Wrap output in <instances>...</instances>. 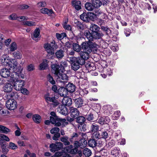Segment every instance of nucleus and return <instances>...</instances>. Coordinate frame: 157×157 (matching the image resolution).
<instances>
[{
    "label": "nucleus",
    "mask_w": 157,
    "mask_h": 157,
    "mask_svg": "<svg viewBox=\"0 0 157 157\" xmlns=\"http://www.w3.org/2000/svg\"><path fill=\"white\" fill-rule=\"evenodd\" d=\"M13 71L11 74L10 79L13 82L18 80L19 78H24L25 75L22 73L23 67L19 65L18 67L17 66L13 68Z\"/></svg>",
    "instance_id": "nucleus-1"
},
{
    "label": "nucleus",
    "mask_w": 157,
    "mask_h": 157,
    "mask_svg": "<svg viewBox=\"0 0 157 157\" xmlns=\"http://www.w3.org/2000/svg\"><path fill=\"white\" fill-rule=\"evenodd\" d=\"M2 63L8 66L10 68H14L18 65V63L15 59H12L7 55H4L0 59Z\"/></svg>",
    "instance_id": "nucleus-2"
},
{
    "label": "nucleus",
    "mask_w": 157,
    "mask_h": 157,
    "mask_svg": "<svg viewBox=\"0 0 157 157\" xmlns=\"http://www.w3.org/2000/svg\"><path fill=\"white\" fill-rule=\"evenodd\" d=\"M81 46L83 51L88 53H90L92 49L97 51L98 46L95 43L90 41L83 42Z\"/></svg>",
    "instance_id": "nucleus-3"
},
{
    "label": "nucleus",
    "mask_w": 157,
    "mask_h": 157,
    "mask_svg": "<svg viewBox=\"0 0 157 157\" xmlns=\"http://www.w3.org/2000/svg\"><path fill=\"white\" fill-rule=\"evenodd\" d=\"M51 123L53 124H55L56 126H61L62 127L67 125L68 123L66 122V119L65 118H59L58 116L55 117H50Z\"/></svg>",
    "instance_id": "nucleus-4"
},
{
    "label": "nucleus",
    "mask_w": 157,
    "mask_h": 157,
    "mask_svg": "<svg viewBox=\"0 0 157 157\" xmlns=\"http://www.w3.org/2000/svg\"><path fill=\"white\" fill-rule=\"evenodd\" d=\"M67 66V62L65 61H62L60 62V65L54 64L52 65V73H56V71H58L59 72H63L65 67Z\"/></svg>",
    "instance_id": "nucleus-5"
},
{
    "label": "nucleus",
    "mask_w": 157,
    "mask_h": 157,
    "mask_svg": "<svg viewBox=\"0 0 157 157\" xmlns=\"http://www.w3.org/2000/svg\"><path fill=\"white\" fill-rule=\"evenodd\" d=\"M71 68L74 71L77 70L80 68V65H82L84 63H82L80 62L79 58H76L75 57H72L70 59Z\"/></svg>",
    "instance_id": "nucleus-6"
},
{
    "label": "nucleus",
    "mask_w": 157,
    "mask_h": 157,
    "mask_svg": "<svg viewBox=\"0 0 157 157\" xmlns=\"http://www.w3.org/2000/svg\"><path fill=\"white\" fill-rule=\"evenodd\" d=\"M63 72H59L58 71H56V73H53L56 75L57 76V80L63 83V84L67 82L68 80V77L67 75L63 73Z\"/></svg>",
    "instance_id": "nucleus-7"
},
{
    "label": "nucleus",
    "mask_w": 157,
    "mask_h": 157,
    "mask_svg": "<svg viewBox=\"0 0 157 157\" xmlns=\"http://www.w3.org/2000/svg\"><path fill=\"white\" fill-rule=\"evenodd\" d=\"M94 14L91 12H88L87 13H83L80 16L81 19L86 22H89L90 20H94Z\"/></svg>",
    "instance_id": "nucleus-8"
},
{
    "label": "nucleus",
    "mask_w": 157,
    "mask_h": 157,
    "mask_svg": "<svg viewBox=\"0 0 157 157\" xmlns=\"http://www.w3.org/2000/svg\"><path fill=\"white\" fill-rule=\"evenodd\" d=\"M44 46L47 52L51 55L54 53V48L56 49L58 47L57 44L55 43V42L53 45H52L50 44L47 43L44 44Z\"/></svg>",
    "instance_id": "nucleus-9"
},
{
    "label": "nucleus",
    "mask_w": 157,
    "mask_h": 157,
    "mask_svg": "<svg viewBox=\"0 0 157 157\" xmlns=\"http://www.w3.org/2000/svg\"><path fill=\"white\" fill-rule=\"evenodd\" d=\"M6 106L10 110H14L17 107V103L16 101L13 99L7 100L6 102Z\"/></svg>",
    "instance_id": "nucleus-10"
},
{
    "label": "nucleus",
    "mask_w": 157,
    "mask_h": 157,
    "mask_svg": "<svg viewBox=\"0 0 157 157\" xmlns=\"http://www.w3.org/2000/svg\"><path fill=\"white\" fill-rule=\"evenodd\" d=\"M44 99L47 103L52 102L54 106L58 105L59 102L55 98V97H51L49 93L45 94L44 96Z\"/></svg>",
    "instance_id": "nucleus-11"
},
{
    "label": "nucleus",
    "mask_w": 157,
    "mask_h": 157,
    "mask_svg": "<svg viewBox=\"0 0 157 157\" xmlns=\"http://www.w3.org/2000/svg\"><path fill=\"white\" fill-rule=\"evenodd\" d=\"M49 147L51 148L50 151L52 152H55L62 148L63 144L61 142H57L55 144L52 143L50 144Z\"/></svg>",
    "instance_id": "nucleus-12"
},
{
    "label": "nucleus",
    "mask_w": 157,
    "mask_h": 157,
    "mask_svg": "<svg viewBox=\"0 0 157 157\" xmlns=\"http://www.w3.org/2000/svg\"><path fill=\"white\" fill-rule=\"evenodd\" d=\"M13 82L14 89L17 91L20 90L24 85V81L22 80L18 79Z\"/></svg>",
    "instance_id": "nucleus-13"
},
{
    "label": "nucleus",
    "mask_w": 157,
    "mask_h": 157,
    "mask_svg": "<svg viewBox=\"0 0 157 157\" xmlns=\"http://www.w3.org/2000/svg\"><path fill=\"white\" fill-rule=\"evenodd\" d=\"M90 53L87 52H85L84 51H82L80 52L79 54L80 57L76 58H79L80 59V62L82 63H85V60L87 59L89 57V54Z\"/></svg>",
    "instance_id": "nucleus-14"
},
{
    "label": "nucleus",
    "mask_w": 157,
    "mask_h": 157,
    "mask_svg": "<svg viewBox=\"0 0 157 157\" xmlns=\"http://www.w3.org/2000/svg\"><path fill=\"white\" fill-rule=\"evenodd\" d=\"M58 112L63 115H66L68 113V110L67 108L64 105H61L59 106L57 109Z\"/></svg>",
    "instance_id": "nucleus-15"
},
{
    "label": "nucleus",
    "mask_w": 157,
    "mask_h": 157,
    "mask_svg": "<svg viewBox=\"0 0 157 157\" xmlns=\"http://www.w3.org/2000/svg\"><path fill=\"white\" fill-rule=\"evenodd\" d=\"M1 76L4 78H7L9 77L11 74L10 69L6 68H3L0 71Z\"/></svg>",
    "instance_id": "nucleus-16"
},
{
    "label": "nucleus",
    "mask_w": 157,
    "mask_h": 157,
    "mask_svg": "<svg viewBox=\"0 0 157 157\" xmlns=\"http://www.w3.org/2000/svg\"><path fill=\"white\" fill-rule=\"evenodd\" d=\"M71 116L74 118H77L79 115V112L78 110L75 108L73 107H70Z\"/></svg>",
    "instance_id": "nucleus-17"
},
{
    "label": "nucleus",
    "mask_w": 157,
    "mask_h": 157,
    "mask_svg": "<svg viewBox=\"0 0 157 157\" xmlns=\"http://www.w3.org/2000/svg\"><path fill=\"white\" fill-rule=\"evenodd\" d=\"M13 86L10 83H6L5 84L3 87V91L6 93L11 92L13 90Z\"/></svg>",
    "instance_id": "nucleus-18"
},
{
    "label": "nucleus",
    "mask_w": 157,
    "mask_h": 157,
    "mask_svg": "<svg viewBox=\"0 0 157 157\" xmlns=\"http://www.w3.org/2000/svg\"><path fill=\"white\" fill-rule=\"evenodd\" d=\"M40 34V30L39 28L36 29L34 31L33 35L32 36V38L36 41H38L40 40L39 35Z\"/></svg>",
    "instance_id": "nucleus-19"
},
{
    "label": "nucleus",
    "mask_w": 157,
    "mask_h": 157,
    "mask_svg": "<svg viewBox=\"0 0 157 157\" xmlns=\"http://www.w3.org/2000/svg\"><path fill=\"white\" fill-rule=\"evenodd\" d=\"M72 6L77 10L81 9V3L80 1L72 0Z\"/></svg>",
    "instance_id": "nucleus-20"
},
{
    "label": "nucleus",
    "mask_w": 157,
    "mask_h": 157,
    "mask_svg": "<svg viewBox=\"0 0 157 157\" xmlns=\"http://www.w3.org/2000/svg\"><path fill=\"white\" fill-rule=\"evenodd\" d=\"M59 94L61 96L65 97L68 95V91L66 88L63 87H60L58 90Z\"/></svg>",
    "instance_id": "nucleus-21"
},
{
    "label": "nucleus",
    "mask_w": 157,
    "mask_h": 157,
    "mask_svg": "<svg viewBox=\"0 0 157 157\" xmlns=\"http://www.w3.org/2000/svg\"><path fill=\"white\" fill-rule=\"evenodd\" d=\"M63 105L67 106H70L72 104V100L69 97H64L62 101Z\"/></svg>",
    "instance_id": "nucleus-22"
},
{
    "label": "nucleus",
    "mask_w": 157,
    "mask_h": 157,
    "mask_svg": "<svg viewBox=\"0 0 157 157\" xmlns=\"http://www.w3.org/2000/svg\"><path fill=\"white\" fill-rule=\"evenodd\" d=\"M121 151L118 147H114L111 151V154L113 157H118Z\"/></svg>",
    "instance_id": "nucleus-23"
},
{
    "label": "nucleus",
    "mask_w": 157,
    "mask_h": 157,
    "mask_svg": "<svg viewBox=\"0 0 157 157\" xmlns=\"http://www.w3.org/2000/svg\"><path fill=\"white\" fill-rule=\"evenodd\" d=\"M66 88L68 92L70 93H72L75 90V86L73 83H69L67 85Z\"/></svg>",
    "instance_id": "nucleus-24"
},
{
    "label": "nucleus",
    "mask_w": 157,
    "mask_h": 157,
    "mask_svg": "<svg viewBox=\"0 0 157 157\" xmlns=\"http://www.w3.org/2000/svg\"><path fill=\"white\" fill-rule=\"evenodd\" d=\"M93 33H90L88 31H85L84 32V35L86 37L88 40V41H90L93 40Z\"/></svg>",
    "instance_id": "nucleus-25"
},
{
    "label": "nucleus",
    "mask_w": 157,
    "mask_h": 157,
    "mask_svg": "<svg viewBox=\"0 0 157 157\" xmlns=\"http://www.w3.org/2000/svg\"><path fill=\"white\" fill-rule=\"evenodd\" d=\"M88 145L90 147L94 148L97 146V142L94 139H90L88 141Z\"/></svg>",
    "instance_id": "nucleus-26"
},
{
    "label": "nucleus",
    "mask_w": 157,
    "mask_h": 157,
    "mask_svg": "<svg viewBox=\"0 0 157 157\" xmlns=\"http://www.w3.org/2000/svg\"><path fill=\"white\" fill-rule=\"evenodd\" d=\"M13 56L15 59H21L22 57V54L21 52L17 51L13 53Z\"/></svg>",
    "instance_id": "nucleus-27"
},
{
    "label": "nucleus",
    "mask_w": 157,
    "mask_h": 157,
    "mask_svg": "<svg viewBox=\"0 0 157 157\" xmlns=\"http://www.w3.org/2000/svg\"><path fill=\"white\" fill-rule=\"evenodd\" d=\"M85 9L88 11H91L94 9L93 4L90 2H86L85 5Z\"/></svg>",
    "instance_id": "nucleus-28"
},
{
    "label": "nucleus",
    "mask_w": 157,
    "mask_h": 157,
    "mask_svg": "<svg viewBox=\"0 0 157 157\" xmlns=\"http://www.w3.org/2000/svg\"><path fill=\"white\" fill-rule=\"evenodd\" d=\"M90 29L92 33L94 32L99 31L100 29V28L97 25L94 24H92L90 26Z\"/></svg>",
    "instance_id": "nucleus-29"
},
{
    "label": "nucleus",
    "mask_w": 157,
    "mask_h": 157,
    "mask_svg": "<svg viewBox=\"0 0 157 157\" xmlns=\"http://www.w3.org/2000/svg\"><path fill=\"white\" fill-rule=\"evenodd\" d=\"M41 13L44 14H47L49 15H51L53 13L52 10H48L47 8H44L40 10Z\"/></svg>",
    "instance_id": "nucleus-30"
},
{
    "label": "nucleus",
    "mask_w": 157,
    "mask_h": 157,
    "mask_svg": "<svg viewBox=\"0 0 157 157\" xmlns=\"http://www.w3.org/2000/svg\"><path fill=\"white\" fill-rule=\"evenodd\" d=\"M75 102L76 106L78 108L82 106L83 103V100L80 98L75 99Z\"/></svg>",
    "instance_id": "nucleus-31"
},
{
    "label": "nucleus",
    "mask_w": 157,
    "mask_h": 157,
    "mask_svg": "<svg viewBox=\"0 0 157 157\" xmlns=\"http://www.w3.org/2000/svg\"><path fill=\"white\" fill-rule=\"evenodd\" d=\"M64 52L62 50H57L56 52V57L58 59L62 58L64 56Z\"/></svg>",
    "instance_id": "nucleus-32"
},
{
    "label": "nucleus",
    "mask_w": 157,
    "mask_h": 157,
    "mask_svg": "<svg viewBox=\"0 0 157 157\" xmlns=\"http://www.w3.org/2000/svg\"><path fill=\"white\" fill-rule=\"evenodd\" d=\"M76 24V28L78 29L81 31L83 30L85 28V26L82 24V23L80 22L79 21H77L76 22H75Z\"/></svg>",
    "instance_id": "nucleus-33"
},
{
    "label": "nucleus",
    "mask_w": 157,
    "mask_h": 157,
    "mask_svg": "<svg viewBox=\"0 0 157 157\" xmlns=\"http://www.w3.org/2000/svg\"><path fill=\"white\" fill-rule=\"evenodd\" d=\"M99 126L96 123H94L91 126L90 132H96L99 130Z\"/></svg>",
    "instance_id": "nucleus-34"
},
{
    "label": "nucleus",
    "mask_w": 157,
    "mask_h": 157,
    "mask_svg": "<svg viewBox=\"0 0 157 157\" xmlns=\"http://www.w3.org/2000/svg\"><path fill=\"white\" fill-rule=\"evenodd\" d=\"M93 38L95 39H100L103 36V34L101 32H99L98 31L92 33Z\"/></svg>",
    "instance_id": "nucleus-35"
},
{
    "label": "nucleus",
    "mask_w": 157,
    "mask_h": 157,
    "mask_svg": "<svg viewBox=\"0 0 157 157\" xmlns=\"http://www.w3.org/2000/svg\"><path fill=\"white\" fill-rule=\"evenodd\" d=\"M92 2L95 8H99L102 5V2L100 0H93Z\"/></svg>",
    "instance_id": "nucleus-36"
},
{
    "label": "nucleus",
    "mask_w": 157,
    "mask_h": 157,
    "mask_svg": "<svg viewBox=\"0 0 157 157\" xmlns=\"http://www.w3.org/2000/svg\"><path fill=\"white\" fill-rule=\"evenodd\" d=\"M10 130L8 128L2 125H0V132L5 134H7L10 132Z\"/></svg>",
    "instance_id": "nucleus-37"
},
{
    "label": "nucleus",
    "mask_w": 157,
    "mask_h": 157,
    "mask_svg": "<svg viewBox=\"0 0 157 157\" xmlns=\"http://www.w3.org/2000/svg\"><path fill=\"white\" fill-rule=\"evenodd\" d=\"M83 153L86 156L89 157L91 155L92 152L88 148H85L83 150Z\"/></svg>",
    "instance_id": "nucleus-38"
},
{
    "label": "nucleus",
    "mask_w": 157,
    "mask_h": 157,
    "mask_svg": "<svg viewBox=\"0 0 157 157\" xmlns=\"http://www.w3.org/2000/svg\"><path fill=\"white\" fill-rule=\"evenodd\" d=\"M47 60L46 59H44L43 61V62L40 65V69L41 70H42L46 69V68L47 67Z\"/></svg>",
    "instance_id": "nucleus-39"
},
{
    "label": "nucleus",
    "mask_w": 157,
    "mask_h": 157,
    "mask_svg": "<svg viewBox=\"0 0 157 157\" xmlns=\"http://www.w3.org/2000/svg\"><path fill=\"white\" fill-rule=\"evenodd\" d=\"M17 48V46L15 42H12L10 45L9 49L10 52H13L16 50Z\"/></svg>",
    "instance_id": "nucleus-40"
},
{
    "label": "nucleus",
    "mask_w": 157,
    "mask_h": 157,
    "mask_svg": "<svg viewBox=\"0 0 157 157\" xmlns=\"http://www.w3.org/2000/svg\"><path fill=\"white\" fill-rule=\"evenodd\" d=\"M68 139V137L67 136H65L60 138V140L63 142L65 145H68L70 144Z\"/></svg>",
    "instance_id": "nucleus-41"
},
{
    "label": "nucleus",
    "mask_w": 157,
    "mask_h": 157,
    "mask_svg": "<svg viewBox=\"0 0 157 157\" xmlns=\"http://www.w3.org/2000/svg\"><path fill=\"white\" fill-rule=\"evenodd\" d=\"M33 119L35 122L39 123L41 121V117L38 114H35L33 116Z\"/></svg>",
    "instance_id": "nucleus-42"
},
{
    "label": "nucleus",
    "mask_w": 157,
    "mask_h": 157,
    "mask_svg": "<svg viewBox=\"0 0 157 157\" xmlns=\"http://www.w3.org/2000/svg\"><path fill=\"white\" fill-rule=\"evenodd\" d=\"M104 109L105 112L106 113L110 114L112 111V106L110 105H107L104 106Z\"/></svg>",
    "instance_id": "nucleus-43"
},
{
    "label": "nucleus",
    "mask_w": 157,
    "mask_h": 157,
    "mask_svg": "<svg viewBox=\"0 0 157 157\" xmlns=\"http://www.w3.org/2000/svg\"><path fill=\"white\" fill-rule=\"evenodd\" d=\"M80 142V147L81 148H83L85 147L86 144H87V141L84 139H81L79 140Z\"/></svg>",
    "instance_id": "nucleus-44"
},
{
    "label": "nucleus",
    "mask_w": 157,
    "mask_h": 157,
    "mask_svg": "<svg viewBox=\"0 0 157 157\" xmlns=\"http://www.w3.org/2000/svg\"><path fill=\"white\" fill-rule=\"evenodd\" d=\"M56 35L57 38L60 40L66 36V34L64 33H62L61 34L56 33Z\"/></svg>",
    "instance_id": "nucleus-45"
},
{
    "label": "nucleus",
    "mask_w": 157,
    "mask_h": 157,
    "mask_svg": "<svg viewBox=\"0 0 157 157\" xmlns=\"http://www.w3.org/2000/svg\"><path fill=\"white\" fill-rule=\"evenodd\" d=\"M73 46V50L76 52H79L81 50L80 46L76 43L74 44Z\"/></svg>",
    "instance_id": "nucleus-46"
},
{
    "label": "nucleus",
    "mask_w": 157,
    "mask_h": 157,
    "mask_svg": "<svg viewBox=\"0 0 157 157\" xmlns=\"http://www.w3.org/2000/svg\"><path fill=\"white\" fill-rule=\"evenodd\" d=\"M77 121L79 123H83L85 121V118L84 117L82 116H80L79 117H77Z\"/></svg>",
    "instance_id": "nucleus-47"
},
{
    "label": "nucleus",
    "mask_w": 157,
    "mask_h": 157,
    "mask_svg": "<svg viewBox=\"0 0 157 157\" xmlns=\"http://www.w3.org/2000/svg\"><path fill=\"white\" fill-rule=\"evenodd\" d=\"M121 113L120 111H117L112 115L113 119L114 120H116L120 116Z\"/></svg>",
    "instance_id": "nucleus-48"
},
{
    "label": "nucleus",
    "mask_w": 157,
    "mask_h": 157,
    "mask_svg": "<svg viewBox=\"0 0 157 157\" xmlns=\"http://www.w3.org/2000/svg\"><path fill=\"white\" fill-rule=\"evenodd\" d=\"M17 146L14 143L10 142L9 145V148L12 150H16L17 148Z\"/></svg>",
    "instance_id": "nucleus-49"
},
{
    "label": "nucleus",
    "mask_w": 157,
    "mask_h": 157,
    "mask_svg": "<svg viewBox=\"0 0 157 157\" xmlns=\"http://www.w3.org/2000/svg\"><path fill=\"white\" fill-rule=\"evenodd\" d=\"M48 81L52 84L54 85L56 83L55 81L54 80L53 78L50 75L48 74L47 76Z\"/></svg>",
    "instance_id": "nucleus-50"
},
{
    "label": "nucleus",
    "mask_w": 157,
    "mask_h": 157,
    "mask_svg": "<svg viewBox=\"0 0 157 157\" xmlns=\"http://www.w3.org/2000/svg\"><path fill=\"white\" fill-rule=\"evenodd\" d=\"M92 137L94 138L93 139H99L101 138V136L99 132H93L92 135Z\"/></svg>",
    "instance_id": "nucleus-51"
},
{
    "label": "nucleus",
    "mask_w": 157,
    "mask_h": 157,
    "mask_svg": "<svg viewBox=\"0 0 157 157\" xmlns=\"http://www.w3.org/2000/svg\"><path fill=\"white\" fill-rule=\"evenodd\" d=\"M1 139L7 142L9 141L10 140V139L8 136L2 134H0V140Z\"/></svg>",
    "instance_id": "nucleus-52"
},
{
    "label": "nucleus",
    "mask_w": 157,
    "mask_h": 157,
    "mask_svg": "<svg viewBox=\"0 0 157 157\" xmlns=\"http://www.w3.org/2000/svg\"><path fill=\"white\" fill-rule=\"evenodd\" d=\"M104 72L106 73L109 76L113 74V71L111 69L109 68H105L104 69Z\"/></svg>",
    "instance_id": "nucleus-53"
},
{
    "label": "nucleus",
    "mask_w": 157,
    "mask_h": 157,
    "mask_svg": "<svg viewBox=\"0 0 157 157\" xmlns=\"http://www.w3.org/2000/svg\"><path fill=\"white\" fill-rule=\"evenodd\" d=\"M101 138L106 139L108 137V134L106 131H102L101 134Z\"/></svg>",
    "instance_id": "nucleus-54"
},
{
    "label": "nucleus",
    "mask_w": 157,
    "mask_h": 157,
    "mask_svg": "<svg viewBox=\"0 0 157 157\" xmlns=\"http://www.w3.org/2000/svg\"><path fill=\"white\" fill-rule=\"evenodd\" d=\"M59 129L58 127H54L52 128L50 130V132L52 134H55L59 132Z\"/></svg>",
    "instance_id": "nucleus-55"
},
{
    "label": "nucleus",
    "mask_w": 157,
    "mask_h": 157,
    "mask_svg": "<svg viewBox=\"0 0 157 157\" xmlns=\"http://www.w3.org/2000/svg\"><path fill=\"white\" fill-rule=\"evenodd\" d=\"M115 144V142L114 140H112L110 141L107 144L106 146L109 148H110L113 146Z\"/></svg>",
    "instance_id": "nucleus-56"
},
{
    "label": "nucleus",
    "mask_w": 157,
    "mask_h": 157,
    "mask_svg": "<svg viewBox=\"0 0 157 157\" xmlns=\"http://www.w3.org/2000/svg\"><path fill=\"white\" fill-rule=\"evenodd\" d=\"M70 148V147L69 146H68L66 147V148L67 150V152H69L71 154H75L76 152V150L75 149H71L70 151H69L68 150Z\"/></svg>",
    "instance_id": "nucleus-57"
},
{
    "label": "nucleus",
    "mask_w": 157,
    "mask_h": 157,
    "mask_svg": "<svg viewBox=\"0 0 157 157\" xmlns=\"http://www.w3.org/2000/svg\"><path fill=\"white\" fill-rule=\"evenodd\" d=\"M10 96L11 98H18V94L16 92H13L10 94Z\"/></svg>",
    "instance_id": "nucleus-58"
},
{
    "label": "nucleus",
    "mask_w": 157,
    "mask_h": 157,
    "mask_svg": "<svg viewBox=\"0 0 157 157\" xmlns=\"http://www.w3.org/2000/svg\"><path fill=\"white\" fill-rule=\"evenodd\" d=\"M20 90L21 93L24 94L28 95L29 94V91L26 88H22Z\"/></svg>",
    "instance_id": "nucleus-59"
},
{
    "label": "nucleus",
    "mask_w": 157,
    "mask_h": 157,
    "mask_svg": "<svg viewBox=\"0 0 157 157\" xmlns=\"http://www.w3.org/2000/svg\"><path fill=\"white\" fill-rule=\"evenodd\" d=\"M25 25L29 26H33L35 25V23L33 21H27L25 22Z\"/></svg>",
    "instance_id": "nucleus-60"
},
{
    "label": "nucleus",
    "mask_w": 157,
    "mask_h": 157,
    "mask_svg": "<svg viewBox=\"0 0 157 157\" xmlns=\"http://www.w3.org/2000/svg\"><path fill=\"white\" fill-rule=\"evenodd\" d=\"M79 138L85 140L86 138V133L79 132Z\"/></svg>",
    "instance_id": "nucleus-61"
},
{
    "label": "nucleus",
    "mask_w": 157,
    "mask_h": 157,
    "mask_svg": "<svg viewBox=\"0 0 157 157\" xmlns=\"http://www.w3.org/2000/svg\"><path fill=\"white\" fill-rule=\"evenodd\" d=\"M34 69V66L33 64H31L27 67V70L29 71H31Z\"/></svg>",
    "instance_id": "nucleus-62"
},
{
    "label": "nucleus",
    "mask_w": 157,
    "mask_h": 157,
    "mask_svg": "<svg viewBox=\"0 0 157 157\" xmlns=\"http://www.w3.org/2000/svg\"><path fill=\"white\" fill-rule=\"evenodd\" d=\"M86 67L90 71L93 70L95 69V67H94V64L93 63L89 64Z\"/></svg>",
    "instance_id": "nucleus-63"
},
{
    "label": "nucleus",
    "mask_w": 157,
    "mask_h": 157,
    "mask_svg": "<svg viewBox=\"0 0 157 157\" xmlns=\"http://www.w3.org/2000/svg\"><path fill=\"white\" fill-rule=\"evenodd\" d=\"M104 118V117H100L98 119V122L100 124H105V119Z\"/></svg>",
    "instance_id": "nucleus-64"
}]
</instances>
